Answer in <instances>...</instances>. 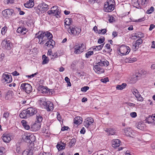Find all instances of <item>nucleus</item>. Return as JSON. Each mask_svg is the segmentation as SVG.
Masks as SVG:
<instances>
[{"mask_svg":"<svg viewBox=\"0 0 155 155\" xmlns=\"http://www.w3.org/2000/svg\"><path fill=\"white\" fill-rule=\"evenodd\" d=\"M35 37L39 39L38 43L40 44H43L49 38H52L53 35L52 34L49 32H44L39 31L36 34Z\"/></svg>","mask_w":155,"mask_h":155,"instance_id":"nucleus-1","label":"nucleus"},{"mask_svg":"<svg viewBox=\"0 0 155 155\" xmlns=\"http://www.w3.org/2000/svg\"><path fill=\"white\" fill-rule=\"evenodd\" d=\"M37 113L36 110L32 107L28 108L23 110L20 114V117L21 118L26 119L33 116Z\"/></svg>","mask_w":155,"mask_h":155,"instance_id":"nucleus-2","label":"nucleus"},{"mask_svg":"<svg viewBox=\"0 0 155 155\" xmlns=\"http://www.w3.org/2000/svg\"><path fill=\"white\" fill-rule=\"evenodd\" d=\"M113 1L114 0H107L105 3L104 9L105 12H110L114 9V6L113 4Z\"/></svg>","mask_w":155,"mask_h":155,"instance_id":"nucleus-3","label":"nucleus"},{"mask_svg":"<svg viewBox=\"0 0 155 155\" xmlns=\"http://www.w3.org/2000/svg\"><path fill=\"white\" fill-rule=\"evenodd\" d=\"M68 31L70 35H73L74 36L78 35L80 33L81 29L76 27L69 26Z\"/></svg>","mask_w":155,"mask_h":155,"instance_id":"nucleus-4","label":"nucleus"},{"mask_svg":"<svg viewBox=\"0 0 155 155\" xmlns=\"http://www.w3.org/2000/svg\"><path fill=\"white\" fill-rule=\"evenodd\" d=\"M86 49V46L85 45L82 43L78 46H75L74 48V52L75 54H78L82 52Z\"/></svg>","mask_w":155,"mask_h":155,"instance_id":"nucleus-5","label":"nucleus"},{"mask_svg":"<svg viewBox=\"0 0 155 155\" xmlns=\"http://www.w3.org/2000/svg\"><path fill=\"white\" fill-rule=\"evenodd\" d=\"M119 51L122 55H125L128 54L130 51V48L128 46L123 45L120 47Z\"/></svg>","mask_w":155,"mask_h":155,"instance_id":"nucleus-6","label":"nucleus"},{"mask_svg":"<svg viewBox=\"0 0 155 155\" xmlns=\"http://www.w3.org/2000/svg\"><path fill=\"white\" fill-rule=\"evenodd\" d=\"M22 138L26 142L30 144L34 142L35 139V137L33 135H24L23 136Z\"/></svg>","mask_w":155,"mask_h":155,"instance_id":"nucleus-7","label":"nucleus"},{"mask_svg":"<svg viewBox=\"0 0 155 155\" xmlns=\"http://www.w3.org/2000/svg\"><path fill=\"white\" fill-rule=\"evenodd\" d=\"M37 8L41 13H44L48 9V6L45 3L43 2L38 5Z\"/></svg>","mask_w":155,"mask_h":155,"instance_id":"nucleus-8","label":"nucleus"},{"mask_svg":"<svg viewBox=\"0 0 155 155\" xmlns=\"http://www.w3.org/2000/svg\"><path fill=\"white\" fill-rule=\"evenodd\" d=\"M21 88L27 94L30 93L32 90V88L31 85L28 84L24 83L21 84Z\"/></svg>","mask_w":155,"mask_h":155,"instance_id":"nucleus-9","label":"nucleus"},{"mask_svg":"<svg viewBox=\"0 0 155 155\" xmlns=\"http://www.w3.org/2000/svg\"><path fill=\"white\" fill-rule=\"evenodd\" d=\"M41 86V88H42L41 92L43 94L51 95L54 94V90L49 89L47 87H45L42 86Z\"/></svg>","mask_w":155,"mask_h":155,"instance_id":"nucleus-10","label":"nucleus"},{"mask_svg":"<svg viewBox=\"0 0 155 155\" xmlns=\"http://www.w3.org/2000/svg\"><path fill=\"white\" fill-rule=\"evenodd\" d=\"M43 105L45 108L46 109L47 111H52L54 109L53 104L51 101H47Z\"/></svg>","mask_w":155,"mask_h":155,"instance_id":"nucleus-11","label":"nucleus"},{"mask_svg":"<svg viewBox=\"0 0 155 155\" xmlns=\"http://www.w3.org/2000/svg\"><path fill=\"white\" fill-rule=\"evenodd\" d=\"M2 48L5 49L10 50L11 48V45L10 42L9 41L3 40L1 43Z\"/></svg>","mask_w":155,"mask_h":155,"instance_id":"nucleus-12","label":"nucleus"},{"mask_svg":"<svg viewBox=\"0 0 155 155\" xmlns=\"http://www.w3.org/2000/svg\"><path fill=\"white\" fill-rule=\"evenodd\" d=\"M14 10L12 9H7L2 12V14L5 17H9L13 14Z\"/></svg>","mask_w":155,"mask_h":155,"instance_id":"nucleus-13","label":"nucleus"},{"mask_svg":"<svg viewBox=\"0 0 155 155\" xmlns=\"http://www.w3.org/2000/svg\"><path fill=\"white\" fill-rule=\"evenodd\" d=\"M94 122V119L91 117H88L85 120L84 122V126L87 128H88Z\"/></svg>","mask_w":155,"mask_h":155,"instance_id":"nucleus-14","label":"nucleus"},{"mask_svg":"<svg viewBox=\"0 0 155 155\" xmlns=\"http://www.w3.org/2000/svg\"><path fill=\"white\" fill-rule=\"evenodd\" d=\"M2 78L5 80L6 83H10L12 81V76L11 75L6 74L5 73L3 74Z\"/></svg>","mask_w":155,"mask_h":155,"instance_id":"nucleus-15","label":"nucleus"},{"mask_svg":"<svg viewBox=\"0 0 155 155\" xmlns=\"http://www.w3.org/2000/svg\"><path fill=\"white\" fill-rule=\"evenodd\" d=\"M145 121L148 124L152 123L155 121V114H153L152 116L149 115L147 117Z\"/></svg>","mask_w":155,"mask_h":155,"instance_id":"nucleus-16","label":"nucleus"},{"mask_svg":"<svg viewBox=\"0 0 155 155\" xmlns=\"http://www.w3.org/2000/svg\"><path fill=\"white\" fill-rule=\"evenodd\" d=\"M100 67V66L98 64L94 66V69L96 72L98 74H100L104 72V69Z\"/></svg>","mask_w":155,"mask_h":155,"instance_id":"nucleus-17","label":"nucleus"},{"mask_svg":"<svg viewBox=\"0 0 155 155\" xmlns=\"http://www.w3.org/2000/svg\"><path fill=\"white\" fill-rule=\"evenodd\" d=\"M64 26L66 28L68 29L69 28V26L71 24L72 22V18H66L64 20Z\"/></svg>","mask_w":155,"mask_h":155,"instance_id":"nucleus-18","label":"nucleus"},{"mask_svg":"<svg viewBox=\"0 0 155 155\" xmlns=\"http://www.w3.org/2000/svg\"><path fill=\"white\" fill-rule=\"evenodd\" d=\"M2 139L5 143H9L11 140L10 135L9 134H5L3 135Z\"/></svg>","mask_w":155,"mask_h":155,"instance_id":"nucleus-19","label":"nucleus"},{"mask_svg":"<svg viewBox=\"0 0 155 155\" xmlns=\"http://www.w3.org/2000/svg\"><path fill=\"white\" fill-rule=\"evenodd\" d=\"M124 133L127 136L133 137L134 132L130 128H126L124 129Z\"/></svg>","mask_w":155,"mask_h":155,"instance_id":"nucleus-20","label":"nucleus"},{"mask_svg":"<svg viewBox=\"0 0 155 155\" xmlns=\"http://www.w3.org/2000/svg\"><path fill=\"white\" fill-rule=\"evenodd\" d=\"M34 5V0H28L26 3L24 4V6L26 8H30L33 7Z\"/></svg>","mask_w":155,"mask_h":155,"instance_id":"nucleus-21","label":"nucleus"},{"mask_svg":"<svg viewBox=\"0 0 155 155\" xmlns=\"http://www.w3.org/2000/svg\"><path fill=\"white\" fill-rule=\"evenodd\" d=\"M109 64L108 61L105 59L101 60L100 61L97 63V64L100 66L101 67L104 66H107Z\"/></svg>","mask_w":155,"mask_h":155,"instance_id":"nucleus-22","label":"nucleus"},{"mask_svg":"<svg viewBox=\"0 0 155 155\" xmlns=\"http://www.w3.org/2000/svg\"><path fill=\"white\" fill-rule=\"evenodd\" d=\"M121 142L118 139L114 140L112 141V146L114 148H116L119 146Z\"/></svg>","mask_w":155,"mask_h":155,"instance_id":"nucleus-23","label":"nucleus"},{"mask_svg":"<svg viewBox=\"0 0 155 155\" xmlns=\"http://www.w3.org/2000/svg\"><path fill=\"white\" fill-rule=\"evenodd\" d=\"M28 31L27 29L25 27H20L18 28L17 30V32L19 33H22L25 35Z\"/></svg>","mask_w":155,"mask_h":155,"instance_id":"nucleus-24","label":"nucleus"},{"mask_svg":"<svg viewBox=\"0 0 155 155\" xmlns=\"http://www.w3.org/2000/svg\"><path fill=\"white\" fill-rule=\"evenodd\" d=\"M48 40L45 44V45L49 47L50 46H51L52 48H53L54 46L55 45V42L52 38H49Z\"/></svg>","mask_w":155,"mask_h":155,"instance_id":"nucleus-25","label":"nucleus"},{"mask_svg":"<svg viewBox=\"0 0 155 155\" xmlns=\"http://www.w3.org/2000/svg\"><path fill=\"white\" fill-rule=\"evenodd\" d=\"M41 127L40 123H35L32 125L31 128L33 131H36L38 130Z\"/></svg>","mask_w":155,"mask_h":155,"instance_id":"nucleus-26","label":"nucleus"},{"mask_svg":"<svg viewBox=\"0 0 155 155\" xmlns=\"http://www.w3.org/2000/svg\"><path fill=\"white\" fill-rule=\"evenodd\" d=\"M137 75H133L129 78V82L130 83L134 84L137 80Z\"/></svg>","mask_w":155,"mask_h":155,"instance_id":"nucleus-27","label":"nucleus"},{"mask_svg":"<svg viewBox=\"0 0 155 155\" xmlns=\"http://www.w3.org/2000/svg\"><path fill=\"white\" fill-rule=\"evenodd\" d=\"M33 154V150L30 148L24 150L22 153V155H32Z\"/></svg>","mask_w":155,"mask_h":155,"instance_id":"nucleus-28","label":"nucleus"},{"mask_svg":"<svg viewBox=\"0 0 155 155\" xmlns=\"http://www.w3.org/2000/svg\"><path fill=\"white\" fill-rule=\"evenodd\" d=\"M132 3L134 7L138 9L141 8L138 0H132Z\"/></svg>","mask_w":155,"mask_h":155,"instance_id":"nucleus-29","label":"nucleus"},{"mask_svg":"<svg viewBox=\"0 0 155 155\" xmlns=\"http://www.w3.org/2000/svg\"><path fill=\"white\" fill-rule=\"evenodd\" d=\"M21 123L25 129L28 130L30 128V126L26 120H23L21 121Z\"/></svg>","mask_w":155,"mask_h":155,"instance_id":"nucleus-30","label":"nucleus"},{"mask_svg":"<svg viewBox=\"0 0 155 155\" xmlns=\"http://www.w3.org/2000/svg\"><path fill=\"white\" fill-rule=\"evenodd\" d=\"M105 131L109 135L111 134L113 135L115 133V130L114 129L111 128L107 129Z\"/></svg>","mask_w":155,"mask_h":155,"instance_id":"nucleus-31","label":"nucleus"},{"mask_svg":"<svg viewBox=\"0 0 155 155\" xmlns=\"http://www.w3.org/2000/svg\"><path fill=\"white\" fill-rule=\"evenodd\" d=\"M43 61L42 64H47L49 61V59L47 57H46L45 54L43 55L42 57Z\"/></svg>","mask_w":155,"mask_h":155,"instance_id":"nucleus-32","label":"nucleus"},{"mask_svg":"<svg viewBox=\"0 0 155 155\" xmlns=\"http://www.w3.org/2000/svg\"><path fill=\"white\" fill-rule=\"evenodd\" d=\"M132 92L135 97H140L141 95L137 89L135 88L133 89L132 90Z\"/></svg>","mask_w":155,"mask_h":155,"instance_id":"nucleus-33","label":"nucleus"},{"mask_svg":"<svg viewBox=\"0 0 155 155\" xmlns=\"http://www.w3.org/2000/svg\"><path fill=\"white\" fill-rule=\"evenodd\" d=\"M127 86V84L125 83L122 84L121 85H117L116 87V89L117 90H122L124 88Z\"/></svg>","mask_w":155,"mask_h":155,"instance_id":"nucleus-34","label":"nucleus"},{"mask_svg":"<svg viewBox=\"0 0 155 155\" xmlns=\"http://www.w3.org/2000/svg\"><path fill=\"white\" fill-rule=\"evenodd\" d=\"M144 126L145 124H144L140 122L138 123L137 127L138 129L142 130L144 129Z\"/></svg>","mask_w":155,"mask_h":155,"instance_id":"nucleus-35","label":"nucleus"},{"mask_svg":"<svg viewBox=\"0 0 155 155\" xmlns=\"http://www.w3.org/2000/svg\"><path fill=\"white\" fill-rule=\"evenodd\" d=\"M60 9L59 7L57 6H54L52 7L51 8V10L48 11V13L49 15L51 14V12L52 11H54V10H56L57 9Z\"/></svg>","mask_w":155,"mask_h":155,"instance_id":"nucleus-36","label":"nucleus"},{"mask_svg":"<svg viewBox=\"0 0 155 155\" xmlns=\"http://www.w3.org/2000/svg\"><path fill=\"white\" fill-rule=\"evenodd\" d=\"M61 12V10L60 9H57L52 11L51 13V14H54L55 16H59Z\"/></svg>","mask_w":155,"mask_h":155,"instance_id":"nucleus-37","label":"nucleus"},{"mask_svg":"<svg viewBox=\"0 0 155 155\" xmlns=\"http://www.w3.org/2000/svg\"><path fill=\"white\" fill-rule=\"evenodd\" d=\"M104 44H101L98 46H94L93 48L94 51L100 50H101L104 46Z\"/></svg>","mask_w":155,"mask_h":155,"instance_id":"nucleus-38","label":"nucleus"},{"mask_svg":"<svg viewBox=\"0 0 155 155\" xmlns=\"http://www.w3.org/2000/svg\"><path fill=\"white\" fill-rule=\"evenodd\" d=\"M36 119L37 120V121L38 123H40L41 122L43 118L39 114H37L36 115Z\"/></svg>","mask_w":155,"mask_h":155,"instance_id":"nucleus-39","label":"nucleus"},{"mask_svg":"<svg viewBox=\"0 0 155 155\" xmlns=\"http://www.w3.org/2000/svg\"><path fill=\"white\" fill-rule=\"evenodd\" d=\"M149 0H142L141 4L144 7H146L149 2Z\"/></svg>","mask_w":155,"mask_h":155,"instance_id":"nucleus-40","label":"nucleus"},{"mask_svg":"<svg viewBox=\"0 0 155 155\" xmlns=\"http://www.w3.org/2000/svg\"><path fill=\"white\" fill-rule=\"evenodd\" d=\"M75 142V139H72L69 143V146L70 147H71L74 145Z\"/></svg>","mask_w":155,"mask_h":155,"instance_id":"nucleus-41","label":"nucleus"},{"mask_svg":"<svg viewBox=\"0 0 155 155\" xmlns=\"http://www.w3.org/2000/svg\"><path fill=\"white\" fill-rule=\"evenodd\" d=\"M94 53L93 51H89L86 53L85 54V57L87 58H88Z\"/></svg>","mask_w":155,"mask_h":155,"instance_id":"nucleus-42","label":"nucleus"},{"mask_svg":"<svg viewBox=\"0 0 155 155\" xmlns=\"http://www.w3.org/2000/svg\"><path fill=\"white\" fill-rule=\"evenodd\" d=\"M154 11V8L153 7L151 6L146 12V13L147 14H150L151 13Z\"/></svg>","mask_w":155,"mask_h":155,"instance_id":"nucleus-43","label":"nucleus"},{"mask_svg":"<svg viewBox=\"0 0 155 155\" xmlns=\"http://www.w3.org/2000/svg\"><path fill=\"white\" fill-rule=\"evenodd\" d=\"M57 147L58 150H63L65 148V147H63V146L61 143L58 144L57 145Z\"/></svg>","mask_w":155,"mask_h":155,"instance_id":"nucleus-44","label":"nucleus"},{"mask_svg":"<svg viewBox=\"0 0 155 155\" xmlns=\"http://www.w3.org/2000/svg\"><path fill=\"white\" fill-rule=\"evenodd\" d=\"M80 118V117H76L74 120V123L76 124H80L81 122L80 121L78 120V118Z\"/></svg>","mask_w":155,"mask_h":155,"instance_id":"nucleus-45","label":"nucleus"},{"mask_svg":"<svg viewBox=\"0 0 155 155\" xmlns=\"http://www.w3.org/2000/svg\"><path fill=\"white\" fill-rule=\"evenodd\" d=\"M143 42L141 38H140L137 40L136 41L134 42L136 43L138 46L140 45H141Z\"/></svg>","mask_w":155,"mask_h":155,"instance_id":"nucleus-46","label":"nucleus"},{"mask_svg":"<svg viewBox=\"0 0 155 155\" xmlns=\"http://www.w3.org/2000/svg\"><path fill=\"white\" fill-rule=\"evenodd\" d=\"M58 57V53L57 52H55L54 54L51 55V59L54 60V58Z\"/></svg>","mask_w":155,"mask_h":155,"instance_id":"nucleus-47","label":"nucleus"},{"mask_svg":"<svg viewBox=\"0 0 155 155\" xmlns=\"http://www.w3.org/2000/svg\"><path fill=\"white\" fill-rule=\"evenodd\" d=\"M136 35L135 36L136 38L138 37L142 38L143 37V35L141 32H138L137 34H136Z\"/></svg>","mask_w":155,"mask_h":155,"instance_id":"nucleus-48","label":"nucleus"},{"mask_svg":"<svg viewBox=\"0 0 155 155\" xmlns=\"http://www.w3.org/2000/svg\"><path fill=\"white\" fill-rule=\"evenodd\" d=\"M45 98H40V103L42 104V105H44L45 104L46 101H45L46 100V99Z\"/></svg>","mask_w":155,"mask_h":155,"instance_id":"nucleus-49","label":"nucleus"},{"mask_svg":"<svg viewBox=\"0 0 155 155\" xmlns=\"http://www.w3.org/2000/svg\"><path fill=\"white\" fill-rule=\"evenodd\" d=\"M133 48L136 51L139 48V46H138L134 42H133Z\"/></svg>","mask_w":155,"mask_h":155,"instance_id":"nucleus-50","label":"nucleus"},{"mask_svg":"<svg viewBox=\"0 0 155 155\" xmlns=\"http://www.w3.org/2000/svg\"><path fill=\"white\" fill-rule=\"evenodd\" d=\"M89 88V87L87 86H84L81 88V91L85 92Z\"/></svg>","mask_w":155,"mask_h":155,"instance_id":"nucleus-51","label":"nucleus"},{"mask_svg":"<svg viewBox=\"0 0 155 155\" xmlns=\"http://www.w3.org/2000/svg\"><path fill=\"white\" fill-rule=\"evenodd\" d=\"M105 40V38L104 37H103L99 39L98 40V43L99 44H101L103 43Z\"/></svg>","mask_w":155,"mask_h":155,"instance_id":"nucleus-52","label":"nucleus"},{"mask_svg":"<svg viewBox=\"0 0 155 155\" xmlns=\"http://www.w3.org/2000/svg\"><path fill=\"white\" fill-rule=\"evenodd\" d=\"M7 31L6 27H4L1 29V33L2 35H4Z\"/></svg>","mask_w":155,"mask_h":155,"instance_id":"nucleus-53","label":"nucleus"},{"mask_svg":"<svg viewBox=\"0 0 155 155\" xmlns=\"http://www.w3.org/2000/svg\"><path fill=\"white\" fill-rule=\"evenodd\" d=\"M129 62H133L137 61V59L135 58H130L128 59Z\"/></svg>","mask_w":155,"mask_h":155,"instance_id":"nucleus-54","label":"nucleus"},{"mask_svg":"<svg viewBox=\"0 0 155 155\" xmlns=\"http://www.w3.org/2000/svg\"><path fill=\"white\" fill-rule=\"evenodd\" d=\"M130 115L132 117L134 118L137 117V114L135 112H133L131 113L130 114Z\"/></svg>","mask_w":155,"mask_h":155,"instance_id":"nucleus-55","label":"nucleus"},{"mask_svg":"<svg viewBox=\"0 0 155 155\" xmlns=\"http://www.w3.org/2000/svg\"><path fill=\"white\" fill-rule=\"evenodd\" d=\"M13 93L12 91H8L7 93V96H13Z\"/></svg>","mask_w":155,"mask_h":155,"instance_id":"nucleus-56","label":"nucleus"},{"mask_svg":"<svg viewBox=\"0 0 155 155\" xmlns=\"http://www.w3.org/2000/svg\"><path fill=\"white\" fill-rule=\"evenodd\" d=\"M101 81L102 82L106 83L108 81V79L107 78H106L104 79H101Z\"/></svg>","mask_w":155,"mask_h":155,"instance_id":"nucleus-57","label":"nucleus"},{"mask_svg":"<svg viewBox=\"0 0 155 155\" xmlns=\"http://www.w3.org/2000/svg\"><path fill=\"white\" fill-rule=\"evenodd\" d=\"M105 47L107 49L109 50L110 52H111L112 50L110 49V45L109 44H107L105 45Z\"/></svg>","mask_w":155,"mask_h":155,"instance_id":"nucleus-58","label":"nucleus"},{"mask_svg":"<svg viewBox=\"0 0 155 155\" xmlns=\"http://www.w3.org/2000/svg\"><path fill=\"white\" fill-rule=\"evenodd\" d=\"M69 128L67 126H64V127H62L61 130L62 131H64L65 130H68V129H69Z\"/></svg>","mask_w":155,"mask_h":155,"instance_id":"nucleus-59","label":"nucleus"},{"mask_svg":"<svg viewBox=\"0 0 155 155\" xmlns=\"http://www.w3.org/2000/svg\"><path fill=\"white\" fill-rule=\"evenodd\" d=\"M85 132V130L84 127H83L80 131V133L81 134H84Z\"/></svg>","mask_w":155,"mask_h":155,"instance_id":"nucleus-60","label":"nucleus"},{"mask_svg":"<svg viewBox=\"0 0 155 155\" xmlns=\"http://www.w3.org/2000/svg\"><path fill=\"white\" fill-rule=\"evenodd\" d=\"M144 18H140L138 20H136L135 21V22H141L143 21H144Z\"/></svg>","mask_w":155,"mask_h":155,"instance_id":"nucleus-61","label":"nucleus"},{"mask_svg":"<svg viewBox=\"0 0 155 155\" xmlns=\"http://www.w3.org/2000/svg\"><path fill=\"white\" fill-rule=\"evenodd\" d=\"M5 56V55L4 54H2L0 55V61H1L4 59Z\"/></svg>","mask_w":155,"mask_h":155,"instance_id":"nucleus-62","label":"nucleus"},{"mask_svg":"<svg viewBox=\"0 0 155 155\" xmlns=\"http://www.w3.org/2000/svg\"><path fill=\"white\" fill-rule=\"evenodd\" d=\"M12 74L13 76H18L19 75V74L16 71L13 72Z\"/></svg>","mask_w":155,"mask_h":155,"instance_id":"nucleus-63","label":"nucleus"},{"mask_svg":"<svg viewBox=\"0 0 155 155\" xmlns=\"http://www.w3.org/2000/svg\"><path fill=\"white\" fill-rule=\"evenodd\" d=\"M52 54V50L51 49H50L49 50H48V53H47V54L48 55H51Z\"/></svg>","mask_w":155,"mask_h":155,"instance_id":"nucleus-64","label":"nucleus"}]
</instances>
